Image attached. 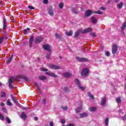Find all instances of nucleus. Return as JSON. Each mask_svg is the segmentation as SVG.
Wrapping results in <instances>:
<instances>
[{
	"mask_svg": "<svg viewBox=\"0 0 126 126\" xmlns=\"http://www.w3.org/2000/svg\"><path fill=\"white\" fill-rule=\"evenodd\" d=\"M75 82L76 84L77 85L78 88L79 89H80V90H82V91H83L84 90H85V88L84 87L81 86V83H80V81H79L78 79H76L75 80Z\"/></svg>",
	"mask_w": 126,
	"mask_h": 126,
	"instance_id": "f257e3e1",
	"label": "nucleus"
},
{
	"mask_svg": "<svg viewBox=\"0 0 126 126\" xmlns=\"http://www.w3.org/2000/svg\"><path fill=\"white\" fill-rule=\"evenodd\" d=\"M89 70H88V68H85L83 69V70L81 72L82 76L86 77L89 75Z\"/></svg>",
	"mask_w": 126,
	"mask_h": 126,
	"instance_id": "f03ea898",
	"label": "nucleus"
},
{
	"mask_svg": "<svg viewBox=\"0 0 126 126\" xmlns=\"http://www.w3.org/2000/svg\"><path fill=\"white\" fill-rule=\"evenodd\" d=\"M7 23L6 22V20L5 19V18H4L3 20V28L1 30V31L2 33H4L5 34V29H6Z\"/></svg>",
	"mask_w": 126,
	"mask_h": 126,
	"instance_id": "7ed1b4c3",
	"label": "nucleus"
},
{
	"mask_svg": "<svg viewBox=\"0 0 126 126\" xmlns=\"http://www.w3.org/2000/svg\"><path fill=\"white\" fill-rule=\"evenodd\" d=\"M76 60L80 63H84V62H88V59L85 58L76 57Z\"/></svg>",
	"mask_w": 126,
	"mask_h": 126,
	"instance_id": "20e7f679",
	"label": "nucleus"
},
{
	"mask_svg": "<svg viewBox=\"0 0 126 126\" xmlns=\"http://www.w3.org/2000/svg\"><path fill=\"white\" fill-rule=\"evenodd\" d=\"M2 34L3 36L0 38V44H2L4 40H7V35H8V33L5 34V33H2Z\"/></svg>",
	"mask_w": 126,
	"mask_h": 126,
	"instance_id": "39448f33",
	"label": "nucleus"
},
{
	"mask_svg": "<svg viewBox=\"0 0 126 126\" xmlns=\"http://www.w3.org/2000/svg\"><path fill=\"white\" fill-rule=\"evenodd\" d=\"M112 54H113V55H115V54H117V52L118 51V46L116 44H114L112 46Z\"/></svg>",
	"mask_w": 126,
	"mask_h": 126,
	"instance_id": "423d86ee",
	"label": "nucleus"
},
{
	"mask_svg": "<svg viewBox=\"0 0 126 126\" xmlns=\"http://www.w3.org/2000/svg\"><path fill=\"white\" fill-rule=\"evenodd\" d=\"M63 77H65L66 78H69V77H71L72 76V74L69 72H65L63 73Z\"/></svg>",
	"mask_w": 126,
	"mask_h": 126,
	"instance_id": "0eeeda50",
	"label": "nucleus"
},
{
	"mask_svg": "<svg viewBox=\"0 0 126 126\" xmlns=\"http://www.w3.org/2000/svg\"><path fill=\"white\" fill-rule=\"evenodd\" d=\"M43 49L45 50V51H47L48 52H51V46L49 44H46L43 46Z\"/></svg>",
	"mask_w": 126,
	"mask_h": 126,
	"instance_id": "6e6552de",
	"label": "nucleus"
},
{
	"mask_svg": "<svg viewBox=\"0 0 126 126\" xmlns=\"http://www.w3.org/2000/svg\"><path fill=\"white\" fill-rule=\"evenodd\" d=\"M93 13V12L90 10H87L85 12V15L86 17H88V16H91V15Z\"/></svg>",
	"mask_w": 126,
	"mask_h": 126,
	"instance_id": "1a4fd4ad",
	"label": "nucleus"
},
{
	"mask_svg": "<svg viewBox=\"0 0 126 126\" xmlns=\"http://www.w3.org/2000/svg\"><path fill=\"white\" fill-rule=\"evenodd\" d=\"M118 113L120 115V116L121 117L122 120H123V121H126V114L124 115V116L123 117H122V114H123V112H122V110L120 109L119 110H118Z\"/></svg>",
	"mask_w": 126,
	"mask_h": 126,
	"instance_id": "9d476101",
	"label": "nucleus"
},
{
	"mask_svg": "<svg viewBox=\"0 0 126 126\" xmlns=\"http://www.w3.org/2000/svg\"><path fill=\"white\" fill-rule=\"evenodd\" d=\"M42 40H43V37H42V36H37L35 38V42L36 43H41V42H42Z\"/></svg>",
	"mask_w": 126,
	"mask_h": 126,
	"instance_id": "9b49d317",
	"label": "nucleus"
},
{
	"mask_svg": "<svg viewBox=\"0 0 126 126\" xmlns=\"http://www.w3.org/2000/svg\"><path fill=\"white\" fill-rule=\"evenodd\" d=\"M126 22H125L123 25L122 27H121V33H122V34L123 35H125V32H124V31L125 30V29H126Z\"/></svg>",
	"mask_w": 126,
	"mask_h": 126,
	"instance_id": "f8f14e48",
	"label": "nucleus"
},
{
	"mask_svg": "<svg viewBox=\"0 0 126 126\" xmlns=\"http://www.w3.org/2000/svg\"><path fill=\"white\" fill-rule=\"evenodd\" d=\"M12 82H13V79L12 78H10L9 80V87L10 89H13V86H12Z\"/></svg>",
	"mask_w": 126,
	"mask_h": 126,
	"instance_id": "ddd939ff",
	"label": "nucleus"
},
{
	"mask_svg": "<svg viewBox=\"0 0 126 126\" xmlns=\"http://www.w3.org/2000/svg\"><path fill=\"white\" fill-rule=\"evenodd\" d=\"M80 118H81V119L83 118H86V117H88V113L87 112H84L83 113H80L79 114Z\"/></svg>",
	"mask_w": 126,
	"mask_h": 126,
	"instance_id": "4468645a",
	"label": "nucleus"
},
{
	"mask_svg": "<svg viewBox=\"0 0 126 126\" xmlns=\"http://www.w3.org/2000/svg\"><path fill=\"white\" fill-rule=\"evenodd\" d=\"M50 67L51 69H60L61 68V66L56 65H50Z\"/></svg>",
	"mask_w": 126,
	"mask_h": 126,
	"instance_id": "2eb2a0df",
	"label": "nucleus"
},
{
	"mask_svg": "<svg viewBox=\"0 0 126 126\" xmlns=\"http://www.w3.org/2000/svg\"><path fill=\"white\" fill-rule=\"evenodd\" d=\"M33 40H34V38L33 37V36H31L30 38V41H29V46L30 48L32 47V46L33 45Z\"/></svg>",
	"mask_w": 126,
	"mask_h": 126,
	"instance_id": "dca6fc26",
	"label": "nucleus"
},
{
	"mask_svg": "<svg viewBox=\"0 0 126 126\" xmlns=\"http://www.w3.org/2000/svg\"><path fill=\"white\" fill-rule=\"evenodd\" d=\"M48 13L51 16H54V10L52 8H49L48 10Z\"/></svg>",
	"mask_w": 126,
	"mask_h": 126,
	"instance_id": "f3484780",
	"label": "nucleus"
},
{
	"mask_svg": "<svg viewBox=\"0 0 126 126\" xmlns=\"http://www.w3.org/2000/svg\"><path fill=\"white\" fill-rule=\"evenodd\" d=\"M92 31V29L89 28L87 29H86L83 31V34L85 33H88L89 32H91Z\"/></svg>",
	"mask_w": 126,
	"mask_h": 126,
	"instance_id": "a211bd4d",
	"label": "nucleus"
},
{
	"mask_svg": "<svg viewBox=\"0 0 126 126\" xmlns=\"http://www.w3.org/2000/svg\"><path fill=\"white\" fill-rule=\"evenodd\" d=\"M106 97H103L101 98V104L102 106H105V104H106Z\"/></svg>",
	"mask_w": 126,
	"mask_h": 126,
	"instance_id": "6ab92c4d",
	"label": "nucleus"
},
{
	"mask_svg": "<svg viewBox=\"0 0 126 126\" xmlns=\"http://www.w3.org/2000/svg\"><path fill=\"white\" fill-rule=\"evenodd\" d=\"M21 118L23 119V120H26V118H27V116H26L25 113L22 112L21 115Z\"/></svg>",
	"mask_w": 126,
	"mask_h": 126,
	"instance_id": "aec40b11",
	"label": "nucleus"
},
{
	"mask_svg": "<svg viewBox=\"0 0 126 126\" xmlns=\"http://www.w3.org/2000/svg\"><path fill=\"white\" fill-rule=\"evenodd\" d=\"M91 20L92 23H97V19L94 17H92Z\"/></svg>",
	"mask_w": 126,
	"mask_h": 126,
	"instance_id": "412c9836",
	"label": "nucleus"
},
{
	"mask_svg": "<svg viewBox=\"0 0 126 126\" xmlns=\"http://www.w3.org/2000/svg\"><path fill=\"white\" fill-rule=\"evenodd\" d=\"M47 74L49 75V76H51L52 77H55V78H57L58 77V76L57 75H55L54 73H47Z\"/></svg>",
	"mask_w": 126,
	"mask_h": 126,
	"instance_id": "4be33fe9",
	"label": "nucleus"
},
{
	"mask_svg": "<svg viewBox=\"0 0 126 126\" xmlns=\"http://www.w3.org/2000/svg\"><path fill=\"white\" fill-rule=\"evenodd\" d=\"M79 34H80V31H78L75 32L74 34V38H77L78 36H79Z\"/></svg>",
	"mask_w": 126,
	"mask_h": 126,
	"instance_id": "5701e85b",
	"label": "nucleus"
},
{
	"mask_svg": "<svg viewBox=\"0 0 126 126\" xmlns=\"http://www.w3.org/2000/svg\"><path fill=\"white\" fill-rule=\"evenodd\" d=\"M15 98H16V97H13V96L11 95V98L12 101H13V102L15 103V104H17V103H18V101L17 100V99H15Z\"/></svg>",
	"mask_w": 126,
	"mask_h": 126,
	"instance_id": "b1692460",
	"label": "nucleus"
},
{
	"mask_svg": "<svg viewBox=\"0 0 126 126\" xmlns=\"http://www.w3.org/2000/svg\"><path fill=\"white\" fill-rule=\"evenodd\" d=\"M116 100L118 104H121L122 103V99H121V97H120L116 98Z\"/></svg>",
	"mask_w": 126,
	"mask_h": 126,
	"instance_id": "393cba45",
	"label": "nucleus"
},
{
	"mask_svg": "<svg viewBox=\"0 0 126 126\" xmlns=\"http://www.w3.org/2000/svg\"><path fill=\"white\" fill-rule=\"evenodd\" d=\"M39 79L40 80H46L47 78L45 76V75H41L39 77Z\"/></svg>",
	"mask_w": 126,
	"mask_h": 126,
	"instance_id": "a878e982",
	"label": "nucleus"
},
{
	"mask_svg": "<svg viewBox=\"0 0 126 126\" xmlns=\"http://www.w3.org/2000/svg\"><path fill=\"white\" fill-rule=\"evenodd\" d=\"M81 110H82V107H78L75 110L76 113H79V112H80Z\"/></svg>",
	"mask_w": 126,
	"mask_h": 126,
	"instance_id": "bb28decb",
	"label": "nucleus"
},
{
	"mask_svg": "<svg viewBox=\"0 0 126 126\" xmlns=\"http://www.w3.org/2000/svg\"><path fill=\"white\" fill-rule=\"evenodd\" d=\"M104 123L105 126H108L109 125V118L107 117L104 120Z\"/></svg>",
	"mask_w": 126,
	"mask_h": 126,
	"instance_id": "cd10ccee",
	"label": "nucleus"
},
{
	"mask_svg": "<svg viewBox=\"0 0 126 126\" xmlns=\"http://www.w3.org/2000/svg\"><path fill=\"white\" fill-rule=\"evenodd\" d=\"M96 110H97L96 107H90L89 108V111H90V112H95Z\"/></svg>",
	"mask_w": 126,
	"mask_h": 126,
	"instance_id": "c85d7f7f",
	"label": "nucleus"
},
{
	"mask_svg": "<svg viewBox=\"0 0 126 126\" xmlns=\"http://www.w3.org/2000/svg\"><path fill=\"white\" fill-rule=\"evenodd\" d=\"M6 103L7 106H12V103L10 102V99L7 100Z\"/></svg>",
	"mask_w": 126,
	"mask_h": 126,
	"instance_id": "c756f323",
	"label": "nucleus"
},
{
	"mask_svg": "<svg viewBox=\"0 0 126 126\" xmlns=\"http://www.w3.org/2000/svg\"><path fill=\"white\" fill-rule=\"evenodd\" d=\"M123 5H124V3H123V2H121L118 4L117 7L118 8L121 9L122 7H123Z\"/></svg>",
	"mask_w": 126,
	"mask_h": 126,
	"instance_id": "7c9ffc66",
	"label": "nucleus"
},
{
	"mask_svg": "<svg viewBox=\"0 0 126 126\" xmlns=\"http://www.w3.org/2000/svg\"><path fill=\"white\" fill-rule=\"evenodd\" d=\"M65 34L67 36H71L72 35V31H70L69 32H66Z\"/></svg>",
	"mask_w": 126,
	"mask_h": 126,
	"instance_id": "2f4dec72",
	"label": "nucleus"
},
{
	"mask_svg": "<svg viewBox=\"0 0 126 126\" xmlns=\"http://www.w3.org/2000/svg\"><path fill=\"white\" fill-rule=\"evenodd\" d=\"M55 37H56V38H58V39H61V38H62V34L56 33L55 34Z\"/></svg>",
	"mask_w": 126,
	"mask_h": 126,
	"instance_id": "473e14b6",
	"label": "nucleus"
},
{
	"mask_svg": "<svg viewBox=\"0 0 126 126\" xmlns=\"http://www.w3.org/2000/svg\"><path fill=\"white\" fill-rule=\"evenodd\" d=\"M12 60V56L10 57V58L6 61V63H11V61Z\"/></svg>",
	"mask_w": 126,
	"mask_h": 126,
	"instance_id": "72a5a7b5",
	"label": "nucleus"
},
{
	"mask_svg": "<svg viewBox=\"0 0 126 126\" xmlns=\"http://www.w3.org/2000/svg\"><path fill=\"white\" fill-rule=\"evenodd\" d=\"M72 12H73V13H75V14H77L78 12L75 9V8H72Z\"/></svg>",
	"mask_w": 126,
	"mask_h": 126,
	"instance_id": "f704fd0d",
	"label": "nucleus"
},
{
	"mask_svg": "<svg viewBox=\"0 0 126 126\" xmlns=\"http://www.w3.org/2000/svg\"><path fill=\"white\" fill-rule=\"evenodd\" d=\"M30 29L29 28H27L26 29L24 30V34H27V31H30Z\"/></svg>",
	"mask_w": 126,
	"mask_h": 126,
	"instance_id": "c9c22d12",
	"label": "nucleus"
},
{
	"mask_svg": "<svg viewBox=\"0 0 126 126\" xmlns=\"http://www.w3.org/2000/svg\"><path fill=\"white\" fill-rule=\"evenodd\" d=\"M88 95L91 99H94V96L91 94V93H88Z\"/></svg>",
	"mask_w": 126,
	"mask_h": 126,
	"instance_id": "e433bc0d",
	"label": "nucleus"
},
{
	"mask_svg": "<svg viewBox=\"0 0 126 126\" xmlns=\"http://www.w3.org/2000/svg\"><path fill=\"white\" fill-rule=\"evenodd\" d=\"M0 120H1V121H3V120H4V117H3V116H2V115H1V113H0Z\"/></svg>",
	"mask_w": 126,
	"mask_h": 126,
	"instance_id": "4c0bfd02",
	"label": "nucleus"
},
{
	"mask_svg": "<svg viewBox=\"0 0 126 126\" xmlns=\"http://www.w3.org/2000/svg\"><path fill=\"white\" fill-rule=\"evenodd\" d=\"M63 7V3H59V8L62 9Z\"/></svg>",
	"mask_w": 126,
	"mask_h": 126,
	"instance_id": "58836bf2",
	"label": "nucleus"
},
{
	"mask_svg": "<svg viewBox=\"0 0 126 126\" xmlns=\"http://www.w3.org/2000/svg\"><path fill=\"white\" fill-rule=\"evenodd\" d=\"M94 13H97V14H102L103 12H101L100 11H94Z\"/></svg>",
	"mask_w": 126,
	"mask_h": 126,
	"instance_id": "ea45409f",
	"label": "nucleus"
},
{
	"mask_svg": "<svg viewBox=\"0 0 126 126\" xmlns=\"http://www.w3.org/2000/svg\"><path fill=\"white\" fill-rule=\"evenodd\" d=\"M40 70H41V71H48V69L47 68L43 67L40 68Z\"/></svg>",
	"mask_w": 126,
	"mask_h": 126,
	"instance_id": "a19ab883",
	"label": "nucleus"
},
{
	"mask_svg": "<svg viewBox=\"0 0 126 126\" xmlns=\"http://www.w3.org/2000/svg\"><path fill=\"white\" fill-rule=\"evenodd\" d=\"M105 54L106 57H110V52L109 51H105Z\"/></svg>",
	"mask_w": 126,
	"mask_h": 126,
	"instance_id": "79ce46f5",
	"label": "nucleus"
},
{
	"mask_svg": "<svg viewBox=\"0 0 126 126\" xmlns=\"http://www.w3.org/2000/svg\"><path fill=\"white\" fill-rule=\"evenodd\" d=\"M6 120L8 124H10V123L11 122V121H10V119L8 117L6 118Z\"/></svg>",
	"mask_w": 126,
	"mask_h": 126,
	"instance_id": "37998d69",
	"label": "nucleus"
},
{
	"mask_svg": "<svg viewBox=\"0 0 126 126\" xmlns=\"http://www.w3.org/2000/svg\"><path fill=\"white\" fill-rule=\"evenodd\" d=\"M62 110H64V111H66L67 110V106H62Z\"/></svg>",
	"mask_w": 126,
	"mask_h": 126,
	"instance_id": "c03bdc74",
	"label": "nucleus"
},
{
	"mask_svg": "<svg viewBox=\"0 0 126 126\" xmlns=\"http://www.w3.org/2000/svg\"><path fill=\"white\" fill-rule=\"evenodd\" d=\"M34 84L36 87V89H37L38 90H40V88H39V85H38V84L36 82H35Z\"/></svg>",
	"mask_w": 126,
	"mask_h": 126,
	"instance_id": "a18cd8bd",
	"label": "nucleus"
},
{
	"mask_svg": "<svg viewBox=\"0 0 126 126\" xmlns=\"http://www.w3.org/2000/svg\"><path fill=\"white\" fill-rule=\"evenodd\" d=\"M50 56H51V52H50L49 54H47L46 56V58L48 59H50Z\"/></svg>",
	"mask_w": 126,
	"mask_h": 126,
	"instance_id": "49530a36",
	"label": "nucleus"
},
{
	"mask_svg": "<svg viewBox=\"0 0 126 126\" xmlns=\"http://www.w3.org/2000/svg\"><path fill=\"white\" fill-rule=\"evenodd\" d=\"M91 35L92 37H96V34H95V32H92Z\"/></svg>",
	"mask_w": 126,
	"mask_h": 126,
	"instance_id": "de8ad7c7",
	"label": "nucleus"
},
{
	"mask_svg": "<svg viewBox=\"0 0 126 126\" xmlns=\"http://www.w3.org/2000/svg\"><path fill=\"white\" fill-rule=\"evenodd\" d=\"M1 97H5V93H1Z\"/></svg>",
	"mask_w": 126,
	"mask_h": 126,
	"instance_id": "09e8293b",
	"label": "nucleus"
},
{
	"mask_svg": "<svg viewBox=\"0 0 126 126\" xmlns=\"http://www.w3.org/2000/svg\"><path fill=\"white\" fill-rule=\"evenodd\" d=\"M2 110L4 113H6V108L4 107L2 108Z\"/></svg>",
	"mask_w": 126,
	"mask_h": 126,
	"instance_id": "8fccbe9b",
	"label": "nucleus"
},
{
	"mask_svg": "<svg viewBox=\"0 0 126 126\" xmlns=\"http://www.w3.org/2000/svg\"><path fill=\"white\" fill-rule=\"evenodd\" d=\"M61 123L62 124H65V120H64V119H62L61 120Z\"/></svg>",
	"mask_w": 126,
	"mask_h": 126,
	"instance_id": "3c124183",
	"label": "nucleus"
},
{
	"mask_svg": "<svg viewBox=\"0 0 126 126\" xmlns=\"http://www.w3.org/2000/svg\"><path fill=\"white\" fill-rule=\"evenodd\" d=\"M68 90V88L67 87L64 88V91H65V92H66Z\"/></svg>",
	"mask_w": 126,
	"mask_h": 126,
	"instance_id": "603ef678",
	"label": "nucleus"
},
{
	"mask_svg": "<svg viewBox=\"0 0 126 126\" xmlns=\"http://www.w3.org/2000/svg\"><path fill=\"white\" fill-rule=\"evenodd\" d=\"M100 9H101V10H105V9H106V8L105 7H101L100 8Z\"/></svg>",
	"mask_w": 126,
	"mask_h": 126,
	"instance_id": "864d4df0",
	"label": "nucleus"
},
{
	"mask_svg": "<svg viewBox=\"0 0 126 126\" xmlns=\"http://www.w3.org/2000/svg\"><path fill=\"white\" fill-rule=\"evenodd\" d=\"M49 125L50 126H54V123L53 122H50V123H49Z\"/></svg>",
	"mask_w": 126,
	"mask_h": 126,
	"instance_id": "5fc2aeb1",
	"label": "nucleus"
},
{
	"mask_svg": "<svg viewBox=\"0 0 126 126\" xmlns=\"http://www.w3.org/2000/svg\"><path fill=\"white\" fill-rule=\"evenodd\" d=\"M29 8H30V9H34V7L32 6H29Z\"/></svg>",
	"mask_w": 126,
	"mask_h": 126,
	"instance_id": "6e6d98bb",
	"label": "nucleus"
},
{
	"mask_svg": "<svg viewBox=\"0 0 126 126\" xmlns=\"http://www.w3.org/2000/svg\"><path fill=\"white\" fill-rule=\"evenodd\" d=\"M44 3H48V0H43Z\"/></svg>",
	"mask_w": 126,
	"mask_h": 126,
	"instance_id": "4d7b16f0",
	"label": "nucleus"
},
{
	"mask_svg": "<svg viewBox=\"0 0 126 126\" xmlns=\"http://www.w3.org/2000/svg\"><path fill=\"white\" fill-rule=\"evenodd\" d=\"M43 104H45L46 103V99L44 98L42 100Z\"/></svg>",
	"mask_w": 126,
	"mask_h": 126,
	"instance_id": "13d9d810",
	"label": "nucleus"
},
{
	"mask_svg": "<svg viewBox=\"0 0 126 126\" xmlns=\"http://www.w3.org/2000/svg\"><path fill=\"white\" fill-rule=\"evenodd\" d=\"M67 126H74V125H73L72 124H69L67 125Z\"/></svg>",
	"mask_w": 126,
	"mask_h": 126,
	"instance_id": "bf43d9fd",
	"label": "nucleus"
},
{
	"mask_svg": "<svg viewBox=\"0 0 126 126\" xmlns=\"http://www.w3.org/2000/svg\"><path fill=\"white\" fill-rule=\"evenodd\" d=\"M0 106H1L2 107H3V106H4V103L1 102L0 103Z\"/></svg>",
	"mask_w": 126,
	"mask_h": 126,
	"instance_id": "052dcab7",
	"label": "nucleus"
},
{
	"mask_svg": "<svg viewBox=\"0 0 126 126\" xmlns=\"http://www.w3.org/2000/svg\"><path fill=\"white\" fill-rule=\"evenodd\" d=\"M34 121H38V117H35L34 118Z\"/></svg>",
	"mask_w": 126,
	"mask_h": 126,
	"instance_id": "680f3d73",
	"label": "nucleus"
},
{
	"mask_svg": "<svg viewBox=\"0 0 126 126\" xmlns=\"http://www.w3.org/2000/svg\"><path fill=\"white\" fill-rule=\"evenodd\" d=\"M59 59H60V60H62V56H59Z\"/></svg>",
	"mask_w": 126,
	"mask_h": 126,
	"instance_id": "e2e57ef3",
	"label": "nucleus"
},
{
	"mask_svg": "<svg viewBox=\"0 0 126 126\" xmlns=\"http://www.w3.org/2000/svg\"><path fill=\"white\" fill-rule=\"evenodd\" d=\"M1 85H2V84L0 82V86H1Z\"/></svg>",
	"mask_w": 126,
	"mask_h": 126,
	"instance_id": "0e129e2a",
	"label": "nucleus"
},
{
	"mask_svg": "<svg viewBox=\"0 0 126 126\" xmlns=\"http://www.w3.org/2000/svg\"><path fill=\"white\" fill-rule=\"evenodd\" d=\"M37 61H40V58H37Z\"/></svg>",
	"mask_w": 126,
	"mask_h": 126,
	"instance_id": "69168bd1",
	"label": "nucleus"
},
{
	"mask_svg": "<svg viewBox=\"0 0 126 126\" xmlns=\"http://www.w3.org/2000/svg\"><path fill=\"white\" fill-rule=\"evenodd\" d=\"M67 126V125H63V126Z\"/></svg>",
	"mask_w": 126,
	"mask_h": 126,
	"instance_id": "338daca9",
	"label": "nucleus"
},
{
	"mask_svg": "<svg viewBox=\"0 0 126 126\" xmlns=\"http://www.w3.org/2000/svg\"><path fill=\"white\" fill-rule=\"evenodd\" d=\"M115 0V1H118V0Z\"/></svg>",
	"mask_w": 126,
	"mask_h": 126,
	"instance_id": "774afa93",
	"label": "nucleus"
}]
</instances>
